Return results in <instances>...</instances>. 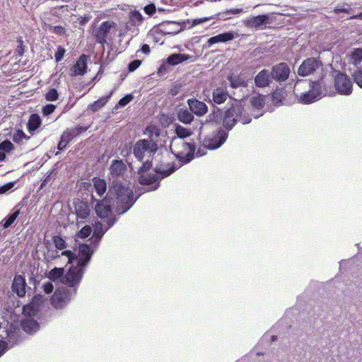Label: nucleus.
Listing matches in <instances>:
<instances>
[{
    "mask_svg": "<svg viewBox=\"0 0 362 362\" xmlns=\"http://www.w3.org/2000/svg\"><path fill=\"white\" fill-rule=\"evenodd\" d=\"M271 15L268 13L253 16L251 18L241 19L237 23H271Z\"/></svg>",
    "mask_w": 362,
    "mask_h": 362,
    "instance_id": "27",
    "label": "nucleus"
},
{
    "mask_svg": "<svg viewBox=\"0 0 362 362\" xmlns=\"http://www.w3.org/2000/svg\"><path fill=\"white\" fill-rule=\"evenodd\" d=\"M140 64H141V61L139 59H135V60L132 61V62H130L129 64V66H128L129 71H135L140 66Z\"/></svg>",
    "mask_w": 362,
    "mask_h": 362,
    "instance_id": "54",
    "label": "nucleus"
},
{
    "mask_svg": "<svg viewBox=\"0 0 362 362\" xmlns=\"http://www.w3.org/2000/svg\"><path fill=\"white\" fill-rule=\"evenodd\" d=\"M18 45L16 47V52L19 56H22L25 51L24 46H23V42L22 40L20 39L18 40Z\"/></svg>",
    "mask_w": 362,
    "mask_h": 362,
    "instance_id": "56",
    "label": "nucleus"
},
{
    "mask_svg": "<svg viewBox=\"0 0 362 362\" xmlns=\"http://www.w3.org/2000/svg\"><path fill=\"white\" fill-rule=\"evenodd\" d=\"M129 18V20L126 23H143L145 19L140 11L136 9L130 10Z\"/></svg>",
    "mask_w": 362,
    "mask_h": 362,
    "instance_id": "34",
    "label": "nucleus"
},
{
    "mask_svg": "<svg viewBox=\"0 0 362 362\" xmlns=\"http://www.w3.org/2000/svg\"><path fill=\"white\" fill-rule=\"evenodd\" d=\"M127 167L124 162L121 160H114L109 168L110 174L112 178L119 177L123 176L126 171Z\"/></svg>",
    "mask_w": 362,
    "mask_h": 362,
    "instance_id": "20",
    "label": "nucleus"
},
{
    "mask_svg": "<svg viewBox=\"0 0 362 362\" xmlns=\"http://www.w3.org/2000/svg\"><path fill=\"white\" fill-rule=\"evenodd\" d=\"M350 62L355 66H357L361 64L362 62V49H354L351 52Z\"/></svg>",
    "mask_w": 362,
    "mask_h": 362,
    "instance_id": "36",
    "label": "nucleus"
},
{
    "mask_svg": "<svg viewBox=\"0 0 362 362\" xmlns=\"http://www.w3.org/2000/svg\"><path fill=\"white\" fill-rule=\"evenodd\" d=\"M110 24H93L91 33L95 38L96 42L103 44L106 42L107 34L110 31Z\"/></svg>",
    "mask_w": 362,
    "mask_h": 362,
    "instance_id": "17",
    "label": "nucleus"
},
{
    "mask_svg": "<svg viewBox=\"0 0 362 362\" xmlns=\"http://www.w3.org/2000/svg\"><path fill=\"white\" fill-rule=\"evenodd\" d=\"M53 242L56 248L63 250L66 247V244L63 238L59 235H54L53 237Z\"/></svg>",
    "mask_w": 362,
    "mask_h": 362,
    "instance_id": "40",
    "label": "nucleus"
},
{
    "mask_svg": "<svg viewBox=\"0 0 362 362\" xmlns=\"http://www.w3.org/2000/svg\"><path fill=\"white\" fill-rule=\"evenodd\" d=\"M132 99L133 96L132 95H127L119 100V105L122 107H124L129 103Z\"/></svg>",
    "mask_w": 362,
    "mask_h": 362,
    "instance_id": "53",
    "label": "nucleus"
},
{
    "mask_svg": "<svg viewBox=\"0 0 362 362\" xmlns=\"http://www.w3.org/2000/svg\"><path fill=\"white\" fill-rule=\"evenodd\" d=\"M13 148V144L8 141H4L0 144V150L4 152H9Z\"/></svg>",
    "mask_w": 362,
    "mask_h": 362,
    "instance_id": "48",
    "label": "nucleus"
},
{
    "mask_svg": "<svg viewBox=\"0 0 362 362\" xmlns=\"http://www.w3.org/2000/svg\"><path fill=\"white\" fill-rule=\"evenodd\" d=\"M22 326L25 332L33 334L39 329V324L33 319L28 318L23 321Z\"/></svg>",
    "mask_w": 362,
    "mask_h": 362,
    "instance_id": "28",
    "label": "nucleus"
},
{
    "mask_svg": "<svg viewBox=\"0 0 362 362\" xmlns=\"http://www.w3.org/2000/svg\"><path fill=\"white\" fill-rule=\"evenodd\" d=\"M236 36L237 34L233 32L224 33L210 37L208 40V43L209 45H211L218 42H226L234 39Z\"/></svg>",
    "mask_w": 362,
    "mask_h": 362,
    "instance_id": "24",
    "label": "nucleus"
},
{
    "mask_svg": "<svg viewBox=\"0 0 362 362\" xmlns=\"http://www.w3.org/2000/svg\"><path fill=\"white\" fill-rule=\"evenodd\" d=\"M352 77L354 82L362 88V70H357L353 74Z\"/></svg>",
    "mask_w": 362,
    "mask_h": 362,
    "instance_id": "47",
    "label": "nucleus"
},
{
    "mask_svg": "<svg viewBox=\"0 0 362 362\" xmlns=\"http://www.w3.org/2000/svg\"><path fill=\"white\" fill-rule=\"evenodd\" d=\"M87 69V57L82 54L76 63L71 67L72 76H83Z\"/></svg>",
    "mask_w": 362,
    "mask_h": 362,
    "instance_id": "21",
    "label": "nucleus"
},
{
    "mask_svg": "<svg viewBox=\"0 0 362 362\" xmlns=\"http://www.w3.org/2000/svg\"><path fill=\"white\" fill-rule=\"evenodd\" d=\"M177 117L180 122L185 124H189L194 119L192 112L182 108L178 110Z\"/></svg>",
    "mask_w": 362,
    "mask_h": 362,
    "instance_id": "30",
    "label": "nucleus"
},
{
    "mask_svg": "<svg viewBox=\"0 0 362 362\" xmlns=\"http://www.w3.org/2000/svg\"><path fill=\"white\" fill-rule=\"evenodd\" d=\"M19 210L16 211L12 214H11L8 217L4 219V223L3 224L4 228H7L11 226V224L15 221L19 215Z\"/></svg>",
    "mask_w": 362,
    "mask_h": 362,
    "instance_id": "39",
    "label": "nucleus"
},
{
    "mask_svg": "<svg viewBox=\"0 0 362 362\" xmlns=\"http://www.w3.org/2000/svg\"><path fill=\"white\" fill-rule=\"evenodd\" d=\"M43 301L44 296L42 295L35 296L33 300L29 304L23 307V314L30 317L37 315L41 310Z\"/></svg>",
    "mask_w": 362,
    "mask_h": 362,
    "instance_id": "15",
    "label": "nucleus"
},
{
    "mask_svg": "<svg viewBox=\"0 0 362 362\" xmlns=\"http://www.w3.org/2000/svg\"><path fill=\"white\" fill-rule=\"evenodd\" d=\"M151 166V163L148 160L144 162L142 165L139 168V173L140 174L139 181L141 185H149L155 184L152 187L153 190L158 189L159 186V180L169 176L175 170L174 166L170 165V164H157L154 168V173H146L147 170H149Z\"/></svg>",
    "mask_w": 362,
    "mask_h": 362,
    "instance_id": "2",
    "label": "nucleus"
},
{
    "mask_svg": "<svg viewBox=\"0 0 362 362\" xmlns=\"http://www.w3.org/2000/svg\"><path fill=\"white\" fill-rule=\"evenodd\" d=\"M69 142V141L67 139H64L63 136L62 135L60 141L58 144V146H57L58 149L59 150L64 149Z\"/></svg>",
    "mask_w": 362,
    "mask_h": 362,
    "instance_id": "57",
    "label": "nucleus"
},
{
    "mask_svg": "<svg viewBox=\"0 0 362 362\" xmlns=\"http://www.w3.org/2000/svg\"><path fill=\"white\" fill-rule=\"evenodd\" d=\"M238 121L246 124H249L252 119L243 107L236 103L226 111L223 124L226 129L230 130Z\"/></svg>",
    "mask_w": 362,
    "mask_h": 362,
    "instance_id": "4",
    "label": "nucleus"
},
{
    "mask_svg": "<svg viewBox=\"0 0 362 362\" xmlns=\"http://www.w3.org/2000/svg\"><path fill=\"white\" fill-rule=\"evenodd\" d=\"M143 9L144 13L149 17L153 16V14L156 12V8L153 3L148 4L143 8Z\"/></svg>",
    "mask_w": 362,
    "mask_h": 362,
    "instance_id": "44",
    "label": "nucleus"
},
{
    "mask_svg": "<svg viewBox=\"0 0 362 362\" xmlns=\"http://www.w3.org/2000/svg\"><path fill=\"white\" fill-rule=\"evenodd\" d=\"M113 91H111L110 93L107 95L99 98L98 100L95 101L92 103L90 107L93 112H96L99 110L101 107H103L110 98Z\"/></svg>",
    "mask_w": 362,
    "mask_h": 362,
    "instance_id": "33",
    "label": "nucleus"
},
{
    "mask_svg": "<svg viewBox=\"0 0 362 362\" xmlns=\"http://www.w3.org/2000/svg\"><path fill=\"white\" fill-rule=\"evenodd\" d=\"M7 349V343L5 341H0V356L6 352Z\"/></svg>",
    "mask_w": 362,
    "mask_h": 362,
    "instance_id": "60",
    "label": "nucleus"
},
{
    "mask_svg": "<svg viewBox=\"0 0 362 362\" xmlns=\"http://www.w3.org/2000/svg\"><path fill=\"white\" fill-rule=\"evenodd\" d=\"M53 32L61 35L65 33V28L61 25H57L53 28Z\"/></svg>",
    "mask_w": 362,
    "mask_h": 362,
    "instance_id": "58",
    "label": "nucleus"
},
{
    "mask_svg": "<svg viewBox=\"0 0 362 362\" xmlns=\"http://www.w3.org/2000/svg\"><path fill=\"white\" fill-rule=\"evenodd\" d=\"M56 108V106L53 104H47L42 107V114L45 116H48L52 113Z\"/></svg>",
    "mask_w": 362,
    "mask_h": 362,
    "instance_id": "50",
    "label": "nucleus"
},
{
    "mask_svg": "<svg viewBox=\"0 0 362 362\" xmlns=\"http://www.w3.org/2000/svg\"><path fill=\"white\" fill-rule=\"evenodd\" d=\"M322 83L316 81L310 83V89L300 96L299 100L304 104H310L320 100L322 96Z\"/></svg>",
    "mask_w": 362,
    "mask_h": 362,
    "instance_id": "12",
    "label": "nucleus"
},
{
    "mask_svg": "<svg viewBox=\"0 0 362 362\" xmlns=\"http://www.w3.org/2000/svg\"><path fill=\"white\" fill-rule=\"evenodd\" d=\"M170 148L172 153L182 163L190 161L194 153V146L181 138H173Z\"/></svg>",
    "mask_w": 362,
    "mask_h": 362,
    "instance_id": "5",
    "label": "nucleus"
},
{
    "mask_svg": "<svg viewBox=\"0 0 362 362\" xmlns=\"http://www.w3.org/2000/svg\"><path fill=\"white\" fill-rule=\"evenodd\" d=\"M175 133L177 136L175 138H181L185 140V138H187L192 135V132L190 129H188L181 125L176 124L175 125Z\"/></svg>",
    "mask_w": 362,
    "mask_h": 362,
    "instance_id": "35",
    "label": "nucleus"
},
{
    "mask_svg": "<svg viewBox=\"0 0 362 362\" xmlns=\"http://www.w3.org/2000/svg\"><path fill=\"white\" fill-rule=\"evenodd\" d=\"M228 95L224 88L221 87L216 88L214 89L212 92V101L215 104H222L226 100Z\"/></svg>",
    "mask_w": 362,
    "mask_h": 362,
    "instance_id": "25",
    "label": "nucleus"
},
{
    "mask_svg": "<svg viewBox=\"0 0 362 362\" xmlns=\"http://www.w3.org/2000/svg\"><path fill=\"white\" fill-rule=\"evenodd\" d=\"M150 47L148 45L145 44L141 47V52L146 54L150 53Z\"/></svg>",
    "mask_w": 362,
    "mask_h": 362,
    "instance_id": "62",
    "label": "nucleus"
},
{
    "mask_svg": "<svg viewBox=\"0 0 362 362\" xmlns=\"http://www.w3.org/2000/svg\"><path fill=\"white\" fill-rule=\"evenodd\" d=\"M41 124V119L37 114H32L29 118L27 127L30 132L36 130Z\"/></svg>",
    "mask_w": 362,
    "mask_h": 362,
    "instance_id": "31",
    "label": "nucleus"
},
{
    "mask_svg": "<svg viewBox=\"0 0 362 362\" xmlns=\"http://www.w3.org/2000/svg\"><path fill=\"white\" fill-rule=\"evenodd\" d=\"M165 72H166V68L165 65H163L158 69V74L160 76H162L164 74Z\"/></svg>",
    "mask_w": 362,
    "mask_h": 362,
    "instance_id": "63",
    "label": "nucleus"
},
{
    "mask_svg": "<svg viewBox=\"0 0 362 362\" xmlns=\"http://www.w3.org/2000/svg\"><path fill=\"white\" fill-rule=\"evenodd\" d=\"M65 52H66V50L62 47H59L57 48V50L54 55V58H55V60L57 62H60L63 59Z\"/></svg>",
    "mask_w": 362,
    "mask_h": 362,
    "instance_id": "51",
    "label": "nucleus"
},
{
    "mask_svg": "<svg viewBox=\"0 0 362 362\" xmlns=\"http://www.w3.org/2000/svg\"><path fill=\"white\" fill-rule=\"evenodd\" d=\"M62 135L63 136L64 139H66L69 141H71L74 138L77 136L73 129H67L63 132Z\"/></svg>",
    "mask_w": 362,
    "mask_h": 362,
    "instance_id": "49",
    "label": "nucleus"
},
{
    "mask_svg": "<svg viewBox=\"0 0 362 362\" xmlns=\"http://www.w3.org/2000/svg\"><path fill=\"white\" fill-rule=\"evenodd\" d=\"M43 291L45 293L49 294L51 293L53 291L54 286L52 282L47 281L42 286Z\"/></svg>",
    "mask_w": 362,
    "mask_h": 362,
    "instance_id": "55",
    "label": "nucleus"
},
{
    "mask_svg": "<svg viewBox=\"0 0 362 362\" xmlns=\"http://www.w3.org/2000/svg\"><path fill=\"white\" fill-rule=\"evenodd\" d=\"M158 151V144L153 139H139L133 146V154L139 161L150 158Z\"/></svg>",
    "mask_w": 362,
    "mask_h": 362,
    "instance_id": "6",
    "label": "nucleus"
},
{
    "mask_svg": "<svg viewBox=\"0 0 362 362\" xmlns=\"http://www.w3.org/2000/svg\"><path fill=\"white\" fill-rule=\"evenodd\" d=\"M290 74V69L287 64L281 62L274 66L272 69L271 76L272 79L279 82L286 81Z\"/></svg>",
    "mask_w": 362,
    "mask_h": 362,
    "instance_id": "16",
    "label": "nucleus"
},
{
    "mask_svg": "<svg viewBox=\"0 0 362 362\" xmlns=\"http://www.w3.org/2000/svg\"><path fill=\"white\" fill-rule=\"evenodd\" d=\"M29 136H27L22 131L18 129L13 136V141L16 143L20 144L23 139H28Z\"/></svg>",
    "mask_w": 362,
    "mask_h": 362,
    "instance_id": "42",
    "label": "nucleus"
},
{
    "mask_svg": "<svg viewBox=\"0 0 362 362\" xmlns=\"http://www.w3.org/2000/svg\"><path fill=\"white\" fill-rule=\"evenodd\" d=\"M208 117L210 122L218 123L221 120V112L219 109H217L216 111H214L211 114L209 115Z\"/></svg>",
    "mask_w": 362,
    "mask_h": 362,
    "instance_id": "43",
    "label": "nucleus"
},
{
    "mask_svg": "<svg viewBox=\"0 0 362 362\" xmlns=\"http://www.w3.org/2000/svg\"><path fill=\"white\" fill-rule=\"evenodd\" d=\"M92 181L96 194L99 197H102L107 190L105 181L98 177H94Z\"/></svg>",
    "mask_w": 362,
    "mask_h": 362,
    "instance_id": "29",
    "label": "nucleus"
},
{
    "mask_svg": "<svg viewBox=\"0 0 362 362\" xmlns=\"http://www.w3.org/2000/svg\"><path fill=\"white\" fill-rule=\"evenodd\" d=\"M90 207L86 202H80L76 205V213L78 219H81L82 221L86 219L90 215Z\"/></svg>",
    "mask_w": 362,
    "mask_h": 362,
    "instance_id": "26",
    "label": "nucleus"
},
{
    "mask_svg": "<svg viewBox=\"0 0 362 362\" xmlns=\"http://www.w3.org/2000/svg\"><path fill=\"white\" fill-rule=\"evenodd\" d=\"M88 129V127H83V126H77V127L73 128V129L74 130V132L77 136L81 134L82 132H86Z\"/></svg>",
    "mask_w": 362,
    "mask_h": 362,
    "instance_id": "59",
    "label": "nucleus"
},
{
    "mask_svg": "<svg viewBox=\"0 0 362 362\" xmlns=\"http://www.w3.org/2000/svg\"><path fill=\"white\" fill-rule=\"evenodd\" d=\"M26 281L25 279L20 274L15 275L12 281L11 289L18 297L23 298L25 296L26 291Z\"/></svg>",
    "mask_w": 362,
    "mask_h": 362,
    "instance_id": "18",
    "label": "nucleus"
},
{
    "mask_svg": "<svg viewBox=\"0 0 362 362\" xmlns=\"http://www.w3.org/2000/svg\"><path fill=\"white\" fill-rule=\"evenodd\" d=\"M352 81L347 75L343 73H338L334 79V86L341 95H350L352 92Z\"/></svg>",
    "mask_w": 362,
    "mask_h": 362,
    "instance_id": "14",
    "label": "nucleus"
},
{
    "mask_svg": "<svg viewBox=\"0 0 362 362\" xmlns=\"http://www.w3.org/2000/svg\"><path fill=\"white\" fill-rule=\"evenodd\" d=\"M93 251L91 250L90 247L87 244H80L78 245V255L76 256L71 251L65 250L59 255L58 251H54L48 254L50 259L54 260L61 256H65L67 259V263H71L73 260L76 259L78 266L81 267H86L90 261Z\"/></svg>",
    "mask_w": 362,
    "mask_h": 362,
    "instance_id": "3",
    "label": "nucleus"
},
{
    "mask_svg": "<svg viewBox=\"0 0 362 362\" xmlns=\"http://www.w3.org/2000/svg\"><path fill=\"white\" fill-rule=\"evenodd\" d=\"M190 111L197 116H202L207 112L206 105L197 99H189L187 100Z\"/></svg>",
    "mask_w": 362,
    "mask_h": 362,
    "instance_id": "19",
    "label": "nucleus"
},
{
    "mask_svg": "<svg viewBox=\"0 0 362 362\" xmlns=\"http://www.w3.org/2000/svg\"><path fill=\"white\" fill-rule=\"evenodd\" d=\"M83 273V267L78 265L71 267L67 273L63 276L62 283L70 287L69 288H76V291Z\"/></svg>",
    "mask_w": 362,
    "mask_h": 362,
    "instance_id": "9",
    "label": "nucleus"
},
{
    "mask_svg": "<svg viewBox=\"0 0 362 362\" xmlns=\"http://www.w3.org/2000/svg\"><path fill=\"white\" fill-rule=\"evenodd\" d=\"M15 182H8L6 185L0 187V194H5L11 190L15 185Z\"/></svg>",
    "mask_w": 362,
    "mask_h": 362,
    "instance_id": "52",
    "label": "nucleus"
},
{
    "mask_svg": "<svg viewBox=\"0 0 362 362\" xmlns=\"http://www.w3.org/2000/svg\"><path fill=\"white\" fill-rule=\"evenodd\" d=\"M252 105L257 109L262 108L264 105V100L260 96H255L251 98Z\"/></svg>",
    "mask_w": 362,
    "mask_h": 362,
    "instance_id": "41",
    "label": "nucleus"
},
{
    "mask_svg": "<svg viewBox=\"0 0 362 362\" xmlns=\"http://www.w3.org/2000/svg\"><path fill=\"white\" fill-rule=\"evenodd\" d=\"M76 295V288H59L52 297L51 303L55 308H64Z\"/></svg>",
    "mask_w": 362,
    "mask_h": 362,
    "instance_id": "10",
    "label": "nucleus"
},
{
    "mask_svg": "<svg viewBox=\"0 0 362 362\" xmlns=\"http://www.w3.org/2000/svg\"><path fill=\"white\" fill-rule=\"evenodd\" d=\"M228 138V132L220 129L216 134L206 137L203 141V146L211 150L219 148Z\"/></svg>",
    "mask_w": 362,
    "mask_h": 362,
    "instance_id": "13",
    "label": "nucleus"
},
{
    "mask_svg": "<svg viewBox=\"0 0 362 362\" xmlns=\"http://www.w3.org/2000/svg\"><path fill=\"white\" fill-rule=\"evenodd\" d=\"M92 16L90 13L85 14L84 16L81 17V20L78 23H88L90 21Z\"/></svg>",
    "mask_w": 362,
    "mask_h": 362,
    "instance_id": "61",
    "label": "nucleus"
},
{
    "mask_svg": "<svg viewBox=\"0 0 362 362\" xmlns=\"http://www.w3.org/2000/svg\"><path fill=\"white\" fill-rule=\"evenodd\" d=\"M322 64L320 60L315 57L305 59L298 69V74L300 76H308L318 73L322 70Z\"/></svg>",
    "mask_w": 362,
    "mask_h": 362,
    "instance_id": "11",
    "label": "nucleus"
},
{
    "mask_svg": "<svg viewBox=\"0 0 362 362\" xmlns=\"http://www.w3.org/2000/svg\"><path fill=\"white\" fill-rule=\"evenodd\" d=\"M64 273L63 268L54 267L48 274L47 277L51 281H56L63 276Z\"/></svg>",
    "mask_w": 362,
    "mask_h": 362,
    "instance_id": "37",
    "label": "nucleus"
},
{
    "mask_svg": "<svg viewBox=\"0 0 362 362\" xmlns=\"http://www.w3.org/2000/svg\"><path fill=\"white\" fill-rule=\"evenodd\" d=\"M243 8H230L226 9L224 11L219 12L215 16H211L204 18H194L192 21L189 19L187 20H179V21H170L165 20L160 23H205L211 19H217L218 21H227L234 17H238L240 13H243Z\"/></svg>",
    "mask_w": 362,
    "mask_h": 362,
    "instance_id": "7",
    "label": "nucleus"
},
{
    "mask_svg": "<svg viewBox=\"0 0 362 362\" xmlns=\"http://www.w3.org/2000/svg\"><path fill=\"white\" fill-rule=\"evenodd\" d=\"M49 177H50V175H47L46 177V178L43 180V182H42V184L40 185V189H42L45 186L46 183L48 182V180L49 179Z\"/></svg>",
    "mask_w": 362,
    "mask_h": 362,
    "instance_id": "64",
    "label": "nucleus"
},
{
    "mask_svg": "<svg viewBox=\"0 0 362 362\" xmlns=\"http://www.w3.org/2000/svg\"><path fill=\"white\" fill-rule=\"evenodd\" d=\"M93 204L95 202V210L97 215L102 219L106 218L107 226L104 229L101 223H97L94 228L93 242L98 243L108 228L114 225L116 219L111 217L112 210L119 214L127 211L134 204L135 199L133 191L123 185L120 181L113 180L109 187L106 197L98 201L92 196Z\"/></svg>",
    "mask_w": 362,
    "mask_h": 362,
    "instance_id": "1",
    "label": "nucleus"
},
{
    "mask_svg": "<svg viewBox=\"0 0 362 362\" xmlns=\"http://www.w3.org/2000/svg\"><path fill=\"white\" fill-rule=\"evenodd\" d=\"M58 92L55 88L50 89L46 94L45 98L48 101H55L58 99Z\"/></svg>",
    "mask_w": 362,
    "mask_h": 362,
    "instance_id": "45",
    "label": "nucleus"
},
{
    "mask_svg": "<svg viewBox=\"0 0 362 362\" xmlns=\"http://www.w3.org/2000/svg\"><path fill=\"white\" fill-rule=\"evenodd\" d=\"M271 72L267 69L262 70L255 78V85L258 87H266L272 82Z\"/></svg>",
    "mask_w": 362,
    "mask_h": 362,
    "instance_id": "22",
    "label": "nucleus"
},
{
    "mask_svg": "<svg viewBox=\"0 0 362 362\" xmlns=\"http://www.w3.org/2000/svg\"><path fill=\"white\" fill-rule=\"evenodd\" d=\"M189 58V56L185 54H173L168 57L167 62L169 64L174 66L187 60Z\"/></svg>",
    "mask_w": 362,
    "mask_h": 362,
    "instance_id": "32",
    "label": "nucleus"
},
{
    "mask_svg": "<svg viewBox=\"0 0 362 362\" xmlns=\"http://www.w3.org/2000/svg\"><path fill=\"white\" fill-rule=\"evenodd\" d=\"M92 228L89 226H86L83 227L80 231L78 233L77 235L78 237L81 238H85L90 235L91 233Z\"/></svg>",
    "mask_w": 362,
    "mask_h": 362,
    "instance_id": "46",
    "label": "nucleus"
},
{
    "mask_svg": "<svg viewBox=\"0 0 362 362\" xmlns=\"http://www.w3.org/2000/svg\"><path fill=\"white\" fill-rule=\"evenodd\" d=\"M228 81L230 82V86L233 89L243 88L247 87V81L243 76L238 74H231L228 76Z\"/></svg>",
    "mask_w": 362,
    "mask_h": 362,
    "instance_id": "23",
    "label": "nucleus"
},
{
    "mask_svg": "<svg viewBox=\"0 0 362 362\" xmlns=\"http://www.w3.org/2000/svg\"><path fill=\"white\" fill-rule=\"evenodd\" d=\"M169 24H167L168 25ZM177 25L180 26L181 24H176ZM160 26L162 28L160 29V30L166 35H176L179 33L181 30H183L182 27H179L176 29H170L168 27H166V24H159Z\"/></svg>",
    "mask_w": 362,
    "mask_h": 362,
    "instance_id": "38",
    "label": "nucleus"
},
{
    "mask_svg": "<svg viewBox=\"0 0 362 362\" xmlns=\"http://www.w3.org/2000/svg\"><path fill=\"white\" fill-rule=\"evenodd\" d=\"M333 12L338 20L343 21L349 20L362 21V11H357V7L348 4L339 3L333 8Z\"/></svg>",
    "mask_w": 362,
    "mask_h": 362,
    "instance_id": "8",
    "label": "nucleus"
}]
</instances>
